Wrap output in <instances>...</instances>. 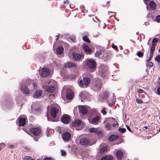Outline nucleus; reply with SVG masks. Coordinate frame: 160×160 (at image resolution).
<instances>
[{
	"label": "nucleus",
	"instance_id": "44",
	"mask_svg": "<svg viewBox=\"0 0 160 160\" xmlns=\"http://www.w3.org/2000/svg\"><path fill=\"white\" fill-rule=\"evenodd\" d=\"M147 65L149 67H152L153 65V63L152 62H148V63L147 64Z\"/></svg>",
	"mask_w": 160,
	"mask_h": 160
},
{
	"label": "nucleus",
	"instance_id": "15",
	"mask_svg": "<svg viewBox=\"0 0 160 160\" xmlns=\"http://www.w3.org/2000/svg\"><path fill=\"white\" fill-rule=\"evenodd\" d=\"M45 89L49 93H53L55 90V87L54 86H47L45 87Z\"/></svg>",
	"mask_w": 160,
	"mask_h": 160
},
{
	"label": "nucleus",
	"instance_id": "55",
	"mask_svg": "<svg viewBox=\"0 0 160 160\" xmlns=\"http://www.w3.org/2000/svg\"><path fill=\"white\" fill-rule=\"evenodd\" d=\"M111 2L110 1H108L107 2V4H109L110 3V2Z\"/></svg>",
	"mask_w": 160,
	"mask_h": 160
},
{
	"label": "nucleus",
	"instance_id": "45",
	"mask_svg": "<svg viewBox=\"0 0 160 160\" xmlns=\"http://www.w3.org/2000/svg\"><path fill=\"white\" fill-rule=\"evenodd\" d=\"M61 152L62 155V156H65L66 154V152L64 150H61Z\"/></svg>",
	"mask_w": 160,
	"mask_h": 160
},
{
	"label": "nucleus",
	"instance_id": "54",
	"mask_svg": "<svg viewBox=\"0 0 160 160\" xmlns=\"http://www.w3.org/2000/svg\"><path fill=\"white\" fill-rule=\"evenodd\" d=\"M56 37H57V38H56V40L58 41V38H59V36H57Z\"/></svg>",
	"mask_w": 160,
	"mask_h": 160
},
{
	"label": "nucleus",
	"instance_id": "14",
	"mask_svg": "<svg viewBox=\"0 0 160 160\" xmlns=\"http://www.w3.org/2000/svg\"><path fill=\"white\" fill-rule=\"evenodd\" d=\"M158 41V39L157 38H154L152 41V46L150 48V49L155 51V47L156 46V43Z\"/></svg>",
	"mask_w": 160,
	"mask_h": 160
},
{
	"label": "nucleus",
	"instance_id": "13",
	"mask_svg": "<svg viewBox=\"0 0 160 160\" xmlns=\"http://www.w3.org/2000/svg\"><path fill=\"white\" fill-rule=\"evenodd\" d=\"M58 112V110L56 108H53L51 109V114L52 117L55 118L56 117V114Z\"/></svg>",
	"mask_w": 160,
	"mask_h": 160
},
{
	"label": "nucleus",
	"instance_id": "2",
	"mask_svg": "<svg viewBox=\"0 0 160 160\" xmlns=\"http://www.w3.org/2000/svg\"><path fill=\"white\" fill-rule=\"evenodd\" d=\"M87 65L88 67L92 70V72L94 71L96 69V62L92 60H88L87 62Z\"/></svg>",
	"mask_w": 160,
	"mask_h": 160
},
{
	"label": "nucleus",
	"instance_id": "7",
	"mask_svg": "<svg viewBox=\"0 0 160 160\" xmlns=\"http://www.w3.org/2000/svg\"><path fill=\"white\" fill-rule=\"evenodd\" d=\"M70 119V117L67 114L63 115L61 119V121L62 122L67 124L68 123Z\"/></svg>",
	"mask_w": 160,
	"mask_h": 160
},
{
	"label": "nucleus",
	"instance_id": "18",
	"mask_svg": "<svg viewBox=\"0 0 160 160\" xmlns=\"http://www.w3.org/2000/svg\"><path fill=\"white\" fill-rule=\"evenodd\" d=\"M26 118H20L18 120L19 126H23L26 123Z\"/></svg>",
	"mask_w": 160,
	"mask_h": 160
},
{
	"label": "nucleus",
	"instance_id": "28",
	"mask_svg": "<svg viewBox=\"0 0 160 160\" xmlns=\"http://www.w3.org/2000/svg\"><path fill=\"white\" fill-rule=\"evenodd\" d=\"M42 94V91L41 90H36L35 93V96L38 97L41 96Z\"/></svg>",
	"mask_w": 160,
	"mask_h": 160
},
{
	"label": "nucleus",
	"instance_id": "24",
	"mask_svg": "<svg viewBox=\"0 0 160 160\" xmlns=\"http://www.w3.org/2000/svg\"><path fill=\"white\" fill-rule=\"evenodd\" d=\"M149 6L151 9L153 10L156 8V4L153 1H151L149 3Z\"/></svg>",
	"mask_w": 160,
	"mask_h": 160
},
{
	"label": "nucleus",
	"instance_id": "19",
	"mask_svg": "<svg viewBox=\"0 0 160 160\" xmlns=\"http://www.w3.org/2000/svg\"><path fill=\"white\" fill-rule=\"evenodd\" d=\"M83 48L84 50L88 54H90L92 52L91 49L87 45H84Z\"/></svg>",
	"mask_w": 160,
	"mask_h": 160
},
{
	"label": "nucleus",
	"instance_id": "48",
	"mask_svg": "<svg viewBox=\"0 0 160 160\" xmlns=\"http://www.w3.org/2000/svg\"><path fill=\"white\" fill-rule=\"evenodd\" d=\"M126 127H127V129L130 132H132V131L131 130V128L129 127V126H128V125H126Z\"/></svg>",
	"mask_w": 160,
	"mask_h": 160
},
{
	"label": "nucleus",
	"instance_id": "50",
	"mask_svg": "<svg viewBox=\"0 0 160 160\" xmlns=\"http://www.w3.org/2000/svg\"><path fill=\"white\" fill-rule=\"evenodd\" d=\"M9 147L10 148H13V145H10L9 146Z\"/></svg>",
	"mask_w": 160,
	"mask_h": 160
},
{
	"label": "nucleus",
	"instance_id": "57",
	"mask_svg": "<svg viewBox=\"0 0 160 160\" xmlns=\"http://www.w3.org/2000/svg\"><path fill=\"white\" fill-rule=\"evenodd\" d=\"M144 128H145L146 129H148V127L147 126H145L144 127Z\"/></svg>",
	"mask_w": 160,
	"mask_h": 160
},
{
	"label": "nucleus",
	"instance_id": "41",
	"mask_svg": "<svg viewBox=\"0 0 160 160\" xmlns=\"http://www.w3.org/2000/svg\"><path fill=\"white\" fill-rule=\"evenodd\" d=\"M101 112L102 113L103 115H105L107 114V112L105 110V108H104L101 111Z\"/></svg>",
	"mask_w": 160,
	"mask_h": 160
},
{
	"label": "nucleus",
	"instance_id": "21",
	"mask_svg": "<svg viewBox=\"0 0 160 160\" xmlns=\"http://www.w3.org/2000/svg\"><path fill=\"white\" fill-rule=\"evenodd\" d=\"M82 55L79 54L74 53L73 54V59L76 60H79L81 58Z\"/></svg>",
	"mask_w": 160,
	"mask_h": 160
},
{
	"label": "nucleus",
	"instance_id": "40",
	"mask_svg": "<svg viewBox=\"0 0 160 160\" xmlns=\"http://www.w3.org/2000/svg\"><path fill=\"white\" fill-rule=\"evenodd\" d=\"M156 20L158 22H160V15H157L156 18Z\"/></svg>",
	"mask_w": 160,
	"mask_h": 160
},
{
	"label": "nucleus",
	"instance_id": "59",
	"mask_svg": "<svg viewBox=\"0 0 160 160\" xmlns=\"http://www.w3.org/2000/svg\"><path fill=\"white\" fill-rule=\"evenodd\" d=\"M158 51L159 52H160V48H159V50H158Z\"/></svg>",
	"mask_w": 160,
	"mask_h": 160
},
{
	"label": "nucleus",
	"instance_id": "58",
	"mask_svg": "<svg viewBox=\"0 0 160 160\" xmlns=\"http://www.w3.org/2000/svg\"><path fill=\"white\" fill-rule=\"evenodd\" d=\"M29 160H34V159H32V158L31 159H29Z\"/></svg>",
	"mask_w": 160,
	"mask_h": 160
},
{
	"label": "nucleus",
	"instance_id": "34",
	"mask_svg": "<svg viewBox=\"0 0 160 160\" xmlns=\"http://www.w3.org/2000/svg\"><path fill=\"white\" fill-rule=\"evenodd\" d=\"M118 130L120 132L122 133L126 131V129L125 128H118Z\"/></svg>",
	"mask_w": 160,
	"mask_h": 160
},
{
	"label": "nucleus",
	"instance_id": "49",
	"mask_svg": "<svg viewBox=\"0 0 160 160\" xmlns=\"http://www.w3.org/2000/svg\"><path fill=\"white\" fill-rule=\"evenodd\" d=\"M138 92L139 93H142L143 92V91L142 89H139L138 90Z\"/></svg>",
	"mask_w": 160,
	"mask_h": 160
},
{
	"label": "nucleus",
	"instance_id": "9",
	"mask_svg": "<svg viewBox=\"0 0 160 160\" xmlns=\"http://www.w3.org/2000/svg\"><path fill=\"white\" fill-rule=\"evenodd\" d=\"M78 108L79 112L82 115L87 114L88 113V110L85 107L82 106H79Z\"/></svg>",
	"mask_w": 160,
	"mask_h": 160
},
{
	"label": "nucleus",
	"instance_id": "6",
	"mask_svg": "<svg viewBox=\"0 0 160 160\" xmlns=\"http://www.w3.org/2000/svg\"><path fill=\"white\" fill-rule=\"evenodd\" d=\"M102 81L98 79L97 83L94 85L93 88L94 89L97 91H99L101 90L102 87Z\"/></svg>",
	"mask_w": 160,
	"mask_h": 160
},
{
	"label": "nucleus",
	"instance_id": "52",
	"mask_svg": "<svg viewBox=\"0 0 160 160\" xmlns=\"http://www.w3.org/2000/svg\"><path fill=\"white\" fill-rule=\"evenodd\" d=\"M151 16L152 17V15H151V14L150 13H149V14H148V15H147V17H148V18L150 17Z\"/></svg>",
	"mask_w": 160,
	"mask_h": 160
},
{
	"label": "nucleus",
	"instance_id": "10",
	"mask_svg": "<svg viewBox=\"0 0 160 160\" xmlns=\"http://www.w3.org/2000/svg\"><path fill=\"white\" fill-rule=\"evenodd\" d=\"M64 67L65 68H76L77 66L76 64L73 62H67L64 64Z\"/></svg>",
	"mask_w": 160,
	"mask_h": 160
},
{
	"label": "nucleus",
	"instance_id": "29",
	"mask_svg": "<svg viewBox=\"0 0 160 160\" xmlns=\"http://www.w3.org/2000/svg\"><path fill=\"white\" fill-rule=\"evenodd\" d=\"M137 55L140 58H142L144 55V52H143L138 51L137 53Z\"/></svg>",
	"mask_w": 160,
	"mask_h": 160
},
{
	"label": "nucleus",
	"instance_id": "63",
	"mask_svg": "<svg viewBox=\"0 0 160 160\" xmlns=\"http://www.w3.org/2000/svg\"><path fill=\"white\" fill-rule=\"evenodd\" d=\"M65 3V2L64 1V3Z\"/></svg>",
	"mask_w": 160,
	"mask_h": 160
},
{
	"label": "nucleus",
	"instance_id": "51",
	"mask_svg": "<svg viewBox=\"0 0 160 160\" xmlns=\"http://www.w3.org/2000/svg\"><path fill=\"white\" fill-rule=\"evenodd\" d=\"M118 124V123H117L116 124L114 123L112 124V126L114 127H115L116 125Z\"/></svg>",
	"mask_w": 160,
	"mask_h": 160
},
{
	"label": "nucleus",
	"instance_id": "20",
	"mask_svg": "<svg viewBox=\"0 0 160 160\" xmlns=\"http://www.w3.org/2000/svg\"><path fill=\"white\" fill-rule=\"evenodd\" d=\"M81 121L80 119H77L72 122V126L77 127L79 126L81 123Z\"/></svg>",
	"mask_w": 160,
	"mask_h": 160
},
{
	"label": "nucleus",
	"instance_id": "60",
	"mask_svg": "<svg viewBox=\"0 0 160 160\" xmlns=\"http://www.w3.org/2000/svg\"><path fill=\"white\" fill-rule=\"evenodd\" d=\"M112 120H114L115 119V118H112Z\"/></svg>",
	"mask_w": 160,
	"mask_h": 160
},
{
	"label": "nucleus",
	"instance_id": "35",
	"mask_svg": "<svg viewBox=\"0 0 160 160\" xmlns=\"http://www.w3.org/2000/svg\"><path fill=\"white\" fill-rule=\"evenodd\" d=\"M136 102L138 104H141L142 103V101L141 98H137L136 99Z\"/></svg>",
	"mask_w": 160,
	"mask_h": 160
},
{
	"label": "nucleus",
	"instance_id": "64",
	"mask_svg": "<svg viewBox=\"0 0 160 160\" xmlns=\"http://www.w3.org/2000/svg\"><path fill=\"white\" fill-rule=\"evenodd\" d=\"M37 160H40V159H37Z\"/></svg>",
	"mask_w": 160,
	"mask_h": 160
},
{
	"label": "nucleus",
	"instance_id": "23",
	"mask_svg": "<svg viewBox=\"0 0 160 160\" xmlns=\"http://www.w3.org/2000/svg\"><path fill=\"white\" fill-rule=\"evenodd\" d=\"M119 138V136L117 135H112L109 137L108 139L110 141H112L118 139Z\"/></svg>",
	"mask_w": 160,
	"mask_h": 160
},
{
	"label": "nucleus",
	"instance_id": "12",
	"mask_svg": "<svg viewBox=\"0 0 160 160\" xmlns=\"http://www.w3.org/2000/svg\"><path fill=\"white\" fill-rule=\"evenodd\" d=\"M90 140L86 138H82L80 141V143L82 145H87L90 143Z\"/></svg>",
	"mask_w": 160,
	"mask_h": 160
},
{
	"label": "nucleus",
	"instance_id": "53",
	"mask_svg": "<svg viewBox=\"0 0 160 160\" xmlns=\"http://www.w3.org/2000/svg\"><path fill=\"white\" fill-rule=\"evenodd\" d=\"M149 0H143L144 2L146 4V2H148Z\"/></svg>",
	"mask_w": 160,
	"mask_h": 160
},
{
	"label": "nucleus",
	"instance_id": "26",
	"mask_svg": "<svg viewBox=\"0 0 160 160\" xmlns=\"http://www.w3.org/2000/svg\"><path fill=\"white\" fill-rule=\"evenodd\" d=\"M113 157L111 156H107L105 157H102L101 160H112Z\"/></svg>",
	"mask_w": 160,
	"mask_h": 160
},
{
	"label": "nucleus",
	"instance_id": "22",
	"mask_svg": "<svg viewBox=\"0 0 160 160\" xmlns=\"http://www.w3.org/2000/svg\"><path fill=\"white\" fill-rule=\"evenodd\" d=\"M64 50V48L62 46H59L57 48L56 51L57 53L58 54H61Z\"/></svg>",
	"mask_w": 160,
	"mask_h": 160
},
{
	"label": "nucleus",
	"instance_id": "11",
	"mask_svg": "<svg viewBox=\"0 0 160 160\" xmlns=\"http://www.w3.org/2000/svg\"><path fill=\"white\" fill-rule=\"evenodd\" d=\"M71 137V135L69 132H64L62 136V138L64 141H68L69 140Z\"/></svg>",
	"mask_w": 160,
	"mask_h": 160
},
{
	"label": "nucleus",
	"instance_id": "16",
	"mask_svg": "<svg viewBox=\"0 0 160 160\" xmlns=\"http://www.w3.org/2000/svg\"><path fill=\"white\" fill-rule=\"evenodd\" d=\"M117 159L118 160H121L123 156V153L122 151H118L116 152Z\"/></svg>",
	"mask_w": 160,
	"mask_h": 160
},
{
	"label": "nucleus",
	"instance_id": "46",
	"mask_svg": "<svg viewBox=\"0 0 160 160\" xmlns=\"http://www.w3.org/2000/svg\"><path fill=\"white\" fill-rule=\"evenodd\" d=\"M5 146V144L3 143H0V147L2 148H3Z\"/></svg>",
	"mask_w": 160,
	"mask_h": 160
},
{
	"label": "nucleus",
	"instance_id": "36",
	"mask_svg": "<svg viewBox=\"0 0 160 160\" xmlns=\"http://www.w3.org/2000/svg\"><path fill=\"white\" fill-rule=\"evenodd\" d=\"M155 60L158 62L160 63V55H157L156 57Z\"/></svg>",
	"mask_w": 160,
	"mask_h": 160
},
{
	"label": "nucleus",
	"instance_id": "37",
	"mask_svg": "<svg viewBox=\"0 0 160 160\" xmlns=\"http://www.w3.org/2000/svg\"><path fill=\"white\" fill-rule=\"evenodd\" d=\"M96 134L99 136V137H102V133L100 131H98L96 133Z\"/></svg>",
	"mask_w": 160,
	"mask_h": 160
},
{
	"label": "nucleus",
	"instance_id": "43",
	"mask_svg": "<svg viewBox=\"0 0 160 160\" xmlns=\"http://www.w3.org/2000/svg\"><path fill=\"white\" fill-rule=\"evenodd\" d=\"M157 94L160 95V86H158L157 89Z\"/></svg>",
	"mask_w": 160,
	"mask_h": 160
},
{
	"label": "nucleus",
	"instance_id": "39",
	"mask_svg": "<svg viewBox=\"0 0 160 160\" xmlns=\"http://www.w3.org/2000/svg\"><path fill=\"white\" fill-rule=\"evenodd\" d=\"M112 47L114 49H115L116 51H118V48L117 46H115L114 44L112 43Z\"/></svg>",
	"mask_w": 160,
	"mask_h": 160
},
{
	"label": "nucleus",
	"instance_id": "3",
	"mask_svg": "<svg viewBox=\"0 0 160 160\" xmlns=\"http://www.w3.org/2000/svg\"><path fill=\"white\" fill-rule=\"evenodd\" d=\"M30 132L34 136H38L41 132V129L38 127H33L29 129Z\"/></svg>",
	"mask_w": 160,
	"mask_h": 160
},
{
	"label": "nucleus",
	"instance_id": "61",
	"mask_svg": "<svg viewBox=\"0 0 160 160\" xmlns=\"http://www.w3.org/2000/svg\"><path fill=\"white\" fill-rule=\"evenodd\" d=\"M160 131V128H159V132Z\"/></svg>",
	"mask_w": 160,
	"mask_h": 160
},
{
	"label": "nucleus",
	"instance_id": "33",
	"mask_svg": "<svg viewBox=\"0 0 160 160\" xmlns=\"http://www.w3.org/2000/svg\"><path fill=\"white\" fill-rule=\"evenodd\" d=\"M69 39L70 40H71L73 42H76V38L74 36H71Z\"/></svg>",
	"mask_w": 160,
	"mask_h": 160
},
{
	"label": "nucleus",
	"instance_id": "38",
	"mask_svg": "<svg viewBox=\"0 0 160 160\" xmlns=\"http://www.w3.org/2000/svg\"><path fill=\"white\" fill-rule=\"evenodd\" d=\"M31 158V157L30 156H26L24 157L23 160H29Z\"/></svg>",
	"mask_w": 160,
	"mask_h": 160
},
{
	"label": "nucleus",
	"instance_id": "1",
	"mask_svg": "<svg viewBox=\"0 0 160 160\" xmlns=\"http://www.w3.org/2000/svg\"><path fill=\"white\" fill-rule=\"evenodd\" d=\"M90 82V79L88 77H85L82 80H81L78 83L79 85L81 88H84V86L87 88Z\"/></svg>",
	"mask_w": 160,
	"mask_h": 160
},
{
	"label": "nucleus",
	"instance_id": "62",
	"mask_svg": "<svg viewBox=\"0 0 160 160\" xmlns=\"http://www.w3.org/2000/svg\"><path fill=\"white\" fill-rule=\"evenodd\" d=\"M48 120H49V118H48Z\"/></svg>",
	"mask_w": 160,
	"mask_h": 160
},
{
	"label": "nucleus",
	"instance_id": "4",
	"mask_svg": "<svg viewBox=\"0 0 160 160\" xmlns=\"http://www.w3.org/2000/svg\"><path fill=\"white\" fill-rule=\"evenodd\" d=\"M50 72L49 69L46 68H43L42 69L40 75L42 77H46L50 74Z\"/></svg>",
	"mask_w": 160,
	"mask_h": 160
},
{
	"label": "nucleus",
	"instance_id": "25",
	"mask_svg": "<svg viewBox=\"0 0 160 160\" xmlns=\"http://www.w3.org/2000/svg\"><path fill=\"white\" fill-rule=\"evenodd\" d=\"M154 51V50H153L151 49L150 50V55L148 59L146 61L147 62H149L151 60L153 55V52Z\"/></svg>",
	"mask_w": 160,
	"mask_h": 160
},
{
	"label": "nucleus",
	"instance_id": "47",
	"mask_svg": "<svg viewBox=\"0 0 160 160\" xmlns=\"http://www.w3.org/2000/svg\"><path fill=\"white\" fill-rule=\"evenodd\" d=\"M44 160H54V159L48 157L45 158Z\"/></svg>",
	"mask_w": 160,
	"mask_h": 160
},
{
	"label": "nucleus",
	"instance_id": "8",
	"mask_svg": "<svg viewBox=\"0 0 160 160\" xmlns=\"http://www.w3.org/2000/svg\"><path fill=\"white\" fill-rule=\"evenodd\" d=\"M74 93L72 90L70 89L67 90L66 92V98L69 100H71L73 98Z\"/></svg>",
	"mask_w": 160,
	"mask_h": 160
},
{
	"label": "nucleus",
	"instance_id": "17",
	"mask_svg": "<svg viewBox=\"0 0 160 160\" xmlns=\"http://www.w3.org/2000/svg\"><path fill=\"white\" fill-rule=\"evenodd\" d=\"M21 89L22 91L24 92L26 94H28L29 93V90L26 86L22 85L21 87Z\"/></svg>",
	"mask_w": 160,
	"mask_h": 160
},
{
	"label": "nucleus",
	"instance_id": "56",
	"mask_svg": "<svg viewBox=\"0 0 160 160\" xmlns=\"http://www.w3.org/2000/svg\"><path fill=\"white\" fill-rule=\"evenodd\" d=\"M159 79L160 81V82H159V86H160V77L159 78Z\"/></svg>",
	"mask_w": 160,
	"mask_h": 160
},
{
	"label": "nucleus",
	"instance_id": "42",
	"mask_svg": "<svg viewBox=\"0 0 160 160\" xmlns=\"http://www.w3.org/2000/svg\"><path fill=\"white\" fill-rule=\"evenodd\" d=\"M106 126V128H108L109 129H110L111 127V124L109 123H107Z\"/></svg>",
	"mask_w": 160,
	"mask_h": 160
},
{
	"label": "nucleus",
	"instance_id": "27",
	"mask_svg": "<svg viewBox=\"0 0 160 160\" xmlns=\"http://www.w3.org/2000/svg\"><path fill=\"white\" fill-rule=\"evenodd\" d=\"M107 149L108 148L107 146L101 148L100 149V153L101 154L107 151Z\"/></svg>",
	"mask_w": 160,
	"mask_h": 160
},
{
	"label": "nucleus",
	"instance_id": "5",
	"mask_svg": "<svg viewBox=\"0 0 160 160\" xmlns=\"http://www.w3.org/2000/svg\"><path fill=\"white\" fill-rule=\"evenodd\" d=\"M101 118V116L99 113L92 118L91 120L89 122L90 123L94 125H98V124L99 121Z\"/></svg>",
	"mask_w": 160,
	"mask_h": 160
},
{
	"label": "nucleus",
	"instance_id": "30",
	"mask_svg": "<svg viewBox=\"0 0 160 160\" xmlns=\"http://www.w3.org/2000/svg\"><path fill=\"white\" fill-rule=\"evenodd\" d=\"M89 131L91 133L94 132L96 133L98 131V129L97 128H91L89 129Z\"/></svg>",
	"mask_w": 160,
	"mask_h": 160
},
{
	"label": "nucleus",
	"instance_id": "31",
	"mask_svg": "<svg viewBox=\"0 0 160 160\" xmlns=\"http://www.w3.org/2000/svg\"><path fill=\"white\" fill-rule=\"evenodd\" d=\"M82 39L83 40L86 42L88 43H90V41L88 38L87 36H83L82 37Z\"/></svg>",
	"mask_w": 160,
	"mask_h": 160
},
{
	"label": "nucleus",
	"instance_id": "32",
	"mask_svg": "<svg viewBox=\"0 0 160 160\" xmlns=\"http://www.w3.org/2000/svg\"><path fill=\"white\" fill-rule=\"evenodd\" d=\"M103 98H107L109 95V93L108 92H105L103 93Z\"/></svg>",
	"mask_w": 160,
	"mask_h": 160
}]
</instances>
